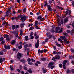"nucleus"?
<instances>
[{
  "label": "nucleus",
  "instance_id": "603ef678",
  "mask_svg": "<svg viewBox=\"0 0 74 74\" xmlns=\"http://www.w3.org/2000/svg\"><path fill=\"white\" fill-rule=\"evenodd\" d=\"M30 29L31 30H32L34 29V27H31Z\"/></svg>",
  "mask_w": 74,
  "mask_h": 74
},
{
  "label": "nucleus",
  "instance_id": "f03ea898",
  "mask_svg": "<svg viewBox=\"0 0 74 74\" xmlns=\"http://www.w3.org/2000/svg\"><path fill=\"white\" fill-rule=\"evenodd\" d=\"M37 19H39L40 20V22H42V21H43L45 19V18H42L41 16H39L37 17Z\"/></svg>",
  "mask_w": 74,
  "mask_h": 74
},
{
  "label": "nucleus",
  "instance_id": "aec40b11",
  "mask_svg": "<svg viewBox=\"0 0 74 74\" xmlns=\"http://www.w3.org/2000/svg\"><path fill=\"white\" fill-rule=\"evenodd\" d=\"M38 21H35V26H37L38 25Z\"/></svg>",
  "mask_w": 74,
  "mask_h": 74
},
{
  "label": "nucleus",
  "instance_id": "f3484780",
  "mask_svg": "<svg viewBox=\"0 0 74 74\" xmlns=\"http://www.w3.org/2000/svg\"><path fill=\"white\" fill-rule=\"evenodd\" d=\"M46 58H40L41 60H42V61H43V62H44L46 60Z\"/></svg>",
  "mask_w": 74,
  "mask_h": 74
},
{
  "label": "nucleus",
  "instance_id": "e433bc0d",
  "mask_svg": "<svg viewBox=\"0 0 74 74\" xmlns=\"http://www.w3.org/2000/svg\"><path fill=\"white\" fill-rule=\"evenodd\" d=\"M22 15H20V16H18V19H20V18H22Z\"/></svg>",
  "mask_w": 74,
  "mask_h": 74
},
{
  "label": "nucleus",
  "instance_id": "8fccbe9b",
  "mask_svg": "<svg viewBox=\"0 0 74 74\" xmlns=\"http://www.w3.org/2000/svg\"><path fill=\"white\" fill-rule=\"evenodd\" d=\"M6 23V22L4 21L3 22V23L2 24V25L3 26H4V25H5Z\"/></svg>",
  "mask_w": 74,
  "mask_h": 74
},
{
  "label": "nucleus",
  "instance_id": "f8f14e48",
  "mask_svg": "<svg viewBox=\"0 0 74 74\" xmlns=\"http://www.w3.org/2000/svg\"><path fill=\"white\" fill-rule=\"evenodd\" d=\"M67 60H65L63 61V63H62L63 65H66V63H67Z\"/></svg>",
  "mask_w": 74,
  "mask_h": 74
},
{
  "label": "nucleus",
  "instance_id": "bb28decb",
  "mask_svg": "<svg viewBox=\"0 0 74 74\" xmlns=\"http://www.w3.org/2000/svg\"><path fill=\"white\" fill-rule=\"evenodd\" d=\"M54 32H55V31H54V29H53V28H52L51 31V33H54Z\"/></svg>",
  "mask_w": 74,
  "mask_h": 74
},
{
  "label": "nucleus",
  "instance_id": "2f4dec72",
  "mask_svg": "<svg viewBox=\"0 0 74 74\" xmlns=\"http://www.w3.org/2000/svg\"><path fill=\"white\" fill-rule=\"evenodd\" d=\"M28 47V45L27 44H25L24 47V48H27V47Z\"/></svg>",
  "mask_w": 74,
  "mask_h": 74
},
{
  "label": "nucleus",
  "instance_id": "b1692460",
  "mask_svg": "<svg viewBox=\"0 0 74 74\" xmlns=\"http://www.w3.org/2000/svg\"><path fill=\"white\" fill-rule=\"evenodd\" d=\"M64 42L66 43V44H69L70 43V42L69 41H67V39H65Z\"/></svg>",
  "mask_w": 74,
  "mask_h": 74
},
{
  "label": "nucleus",
  "instance_id": "c9c22d12",
  "mask_svg": "<svg viewBox=\"0 0 74 74\" xmlns=\"http://www.w3.org/2000/svg\"><path fill=\"white\" fill-rule=\"evenodd\" d=\"M28 64H29L30 65H33V62H28Z\"/></svg>",
  "mask_w": 74,
  "mask_h": 74
},
{
  "label": "nucleus",
  "instance_id": "20e7f679",
  "mask_svg": "<svg viewBox=\"0 0 74 74\" xmlns=\"http://www.w3.org/2000/svg\"><path fill=\"white\" fill-rule=\"evenodd\" d=\"M26 19H27V18L25 15L22 16L21 18V20L22 22H25V20H26Z\"/></svg>",
  "mask_w": 74,
  "mask_h": 74
},
{
  "label": "nucleus",
  "instance_id": "052dcab7",
  "mask_svg": "<svg viewBox=\"0 0 74 74\" xmlns=\"http://www.w3.org/2000/svg\"><path fill=\"white\" fill-rule=\"evenodd\" d=\"M36 63H38V64H40V62L39 61H36Z\"/></svg>",
  "mask_w": 74,
  "mask_h": 74
},
{
  "label": "nucleus",
  "instance_id": "0e129e2a",
  "mask_svg": "<svg viewBox=\"0 0 74 74\" xmlns=\"http://www.w3.org/2000/svg\"><path fill=\"white\" fill-rule=\"evenodd\" d=\"M36 28L37 29H40V27L37 25L36 26Z\"/></svg>",
  "mask_w": 74,
  "mask_h": 74
},
{
  "label": "nucleus",
  "instance_id": "9b49d317",
  "mask_svg": "<svg viewBox=\"0 0 74 74\" xmlns=\"http://www.w3.org/2000/svg\"><path fill=\"white\" fill-rule=\"evenodd\" d=\"M60 38H61V39L62 40H64V41L66 39V37L64 36H60Z\"/></svg>",
  "mask_w": 74,
  "mask_h": 74
},
{
  "label": "nucleus",
  "instance_id": "cd10ccee",
  "mask_svg": "<svg viewBox=\"0 0 74 74\" xmlns=\"http://www.w3.org/2000/svg\"><path fill=\"white\" fill-rule=\"evenodd\" d=\"M25 25V24L24 23H21L20 24V26H21V27H23V26H24V25Z\"/></svg>",
  "mask_w": 74,
  "mask_h": 74
},
{
  "label": "nucleus",
  "instance_id": "423d86ee",
  "mask_svg": "<svg viewBox=\"0 0 74 74\" xmlns=\"http://www.w3.org/2000/svg\"><path fill=\"white\" fill-rule=\"evenodd\" d=\"M21 54L20 53H18L17 54V58L18 60H20V58H21Z\"/></svg>",
  "mask_w": 74,
  "mask_h": 74
},
{
  "label": "nucleus",
  "instance_id": "e2e57ef3",
  "mask_svg": "<svg viewBox=\"0 0 74 74\" xmlns=\"http://www.w3.org/2000/svg\"><path fill=\"white\" fill-rule=\"evenodd\" d=\"M73 56H69V59H73Z\"/></svg>",
  "mask_w": 74,
  "mask_h": 74
},
{
  "label": "nucleus",
  "instance_id": "412c9836",
  "mask_svg": "<svg viewBox=\"0 0 74 74\" xmlns=\"http://www.w3.org/2000/svg\"><path fill=\"white\" fill-rule=\"evenodd\" d=\"M27 71L28 72H29V73H33L32 71V69H29Z\"/></svg>",
  "mask_w": 74,
  "mask_h": 74
},
{
  "label": "nucleus",
  "instance_id": "f704fd0d",
  "mask_svg": "<svg viewBox=\"0 0 74 74\" xmlns=\"http://www.w3.org/2000/svg\"><path fill=\"white\" fill-rule=\"evenodd\" d=\"M5 40H3L1 42V44H4V43H5Z\"/></svg>",
  "mask_w": 74,
  "mask_h": 74
},
{
  "label": "nucleus",
  "instance_id": "dca6fc26",
  "mask_svg": "<svg viewBox=\"0 0 74 74\" xmlns=\"http://www.w3.org/2000/svg\"><path fill=\"white\" fill-rule=\"evenodd\" d=\"M63 32V28H61L60 30L58 32V33H61Z\"/></svg>",
  "mask_w": 74,
  "mask_h": 74
},
{
  "label": "nucleus",
  "instance_id": "c03bdc74",
  "mask_svg": "<svg viewBox=\"0 0 74 74\" xmlns=\"http://www.w3.org/2000/svg\"><path fill=\"white\" fill-rule=\"evenodd\" d=\"M10 40L11 39L10 38H9V37H8L6 38V40H7V41H10Z\"/></svg>",
  "mask_w": 74,
  "mask_h": 74
},
{
  "label": "nucleus",
  "instance_id": "4c0bfd02",
  "mask_svg": "<svg viewBox=\"0 0 74 74\" xmlns=\"http://www.w3.org/2000/svg\"><path fill=\"white\" fill-rule=\"evenodd\" d=\"M7 48L8 49H10V45H7Z\"/></svg>",
  "mask_w": 74,
  "mask_h": 74
},
{
  "label": "nucleus",
  "instance_id": "ea45409f",
  "mask_svg": "<svg viewBox=\"0 0 74 74\" xmlns=\"http://www.w3.org/2000/svg\"><path fill=\"white\" fill-rule=\"evenodd\" d=\"M31 59H30V58H28L27 60V62H31Z\"/></svg>",
  "mask_w": 74,
  "mask_h": 74
},
{
  "label": "nucleus",
  "instance_id": "13d9d810",
  "mask_svg": "<svg viewBox=\"0 0 74 74\" xmlns=\"http://www.w3.org/2000/svg\"><path fill=\"white\" fill-rule=\"evenodd\" d=\"M16 70H17V71H18V73H21V71H20V70H19V69H16Z\"/></svg>",
  "mask_w": 74,
  "mask_h": 74
},
{
  "label": "nucleus",
  "instance_id": "49530a36",
  "mask_svg": "<svg viewBox=\"0 0 74 74\" xmlns=\"http://www.w3.org/2000/svg\"><path fill=\"white\" fill-rule=\"evenodd\" d=\"M53 54H57V52L56 51H53Z\"/></svg>",
  "mask_w": 74,
  "mask_h": 74
},
{
  "label": "nucleus",
  "instance_id": "2eb2a0df",
  "mask_svg": "<svg viewBox=\"0 0 74 74\" xmlns=\"http://www.w3.org/2000/svg\"><path fill=\"white\" fill-rule=\"evenodd\" d=\"M25 40V41H28L29 40V37L27 36H25L24 38Z\"/></svg>",
  "mask_w": 74,
  "mask_h": 74
},
{
  "label": "nucleus",
  "instance_id": "6e6d98bb",
  "mask_svg": "<svg viewBox=\"0 0 74 74\" xmlns=\"http://www.w3.org/2000/svg\"><path fill=\"white\" fill-rule=\"evenodd\" d=\"M58 25L59 26H61V23H60L59 22H58Z\"/></svg>",
  "mask_w": 74,
  "mask_h": 74
},
{
  "label": "nucleus",
  "instance_id": "3c124183",
  "mask_svg": "<svg viewBox=\"0 0 74 74\" xmlns=\"http://www.w3.org/2000/svg\"><path fill=\"white\" fill-rule=\"evenodd\" d=\"M33 32H31L30 33V36H33Z\"/></svg>",
  "mask_w": 74,
  "mask_h": 74
},
{
  "label": "nucleus",
  "instance_id": "4468645a",
  "mask_svg": "<svg viewBox=\"0 0 74 74\" xmlns=\"http://www.w3.org/2000/svg\"><path fill=\"white\" fill-rule=\"evenodd\" d=\"M20 61L21 62H22V63H25V62H26V60H25V59H22L20 60Z\"/></svg>",
  "mask_w": 74,
  "mask_h": 74
},
{
  "label": "nucleus",
  "instance_id": "7c9ffc66",
  "mask_svg": "<svg viewBox=\"0 0 74 74\" xmlns=\"http://www.w3.org/2000/svg\"><path fill=\"white\" fill-rule=\"evenodd\" d=\"M58 41H60V42H63V40H62L60 38H59L58 39Z\"/></svg>",
  "mask_w": 74,
  "mask_h": 74
},
{
  "label": "nucleus",
  "instance_id": "9d476101",
  "mask_svg": "<svg viewBox=\"0 0 74 74\" xmlns=\"http://www.w3.org/2000/svg\"><path fill=\"white\" fill-rule=\"evenodd\" d=\"M5 60V58H2L1 57L0 58V63H2L3 62V61Z\"/></svg>",
  "mask_w": 74,
  "mask_h": 74
},
{
  "label": "nucleus",
  "instance_id": "473e14b6",
  "mask_svg": "<svg viewBox=\"0 0 74 74\" xmlns=\"http://www.w3.org/2000/svg\"><path fill=\"white\" fill-rule=\"evenodd\" d=\"M53 49H54L55 51H56L57 49L56 48V46H53Z\"/></svg>",
  "mask_w": 74,
  "mask_h": 74
},
{
  "label": "nucleus",
  "instance_id": "774afa93",
  "mask_svg": "<svg viewBox=\"0 0 74 74\" xmlns=\"http://www.w3.org/2000/svg\"><path fill=\"white\" fill-rule=\"evenodd\" d=\"M71 72L72 73H74V69L72 70Z\"/></svg>",
  "mask_w": 74,
  "mask_h": 74
},
{
  "label": "nucleus",
  "instance_id": "6ab92c4d",
  "mask_svg": "<svg viewBox=\"0 0 74 74\" xmlns=\"http://www.w3.org/2000/svg\"><path fill=\"white\" fill-rule=\"evenodd\" d=\"M15 42V40H14L11 42L10 43L12 45H14Z\"/></svg>",
  "mask_w": 74,
  "mask_h": 74
},
{
  "label": "nucleus",
  "instance_id": "680f3d73",
  "mask_svg": "<svg viewBox=\"0 0 74 74\" xmlns=\"http://www.w3.org/2000/svg\"><path fill=\"white\" fill-rule=\"evenodd\" d=\"M48 40H49V38H47L45 40V42H48Z\"/></svg>",
  "mask_w": 74,
  "mask_h": 74
},
{
  "label": "nucleus",
  "instance_id": "09e8293b",
  "mask_svg": "<svg viewBox=\"0 0 74 74\" xmlns=\"http://www.w3.org/2000/svg\"><path fill=\"white\" fill-rule=\"evenodd\" d=\"M71 51L72 53H74V49H71Z\"/></svg>",
  "mask_w": 74,
  "mask_h": 74
},
{
  "label": "nucleus",
  "instance_id": "7ed1b4c3",
  "mask_svg": "<svg viewBox=\"0 0 74 74\" xmlns=\"http://www.w3.org/2000/svg\"><path fill=\"white\" fill-rule=\"evenodd\" d=\"M12 34L15 35V37L16 38H18V32L16 31H13L11 32Z\"/></svg>",
  "mask_w": 74,
  "mask_h": 74
},
{
  "label": "nucleus",
  "instance_id": "c85d7f7f",
  "mask_svg": "<svg viewBox=\"0 0 74 74\" xmlns=\"http://www.w3.org/2000/svg\"><path fill=\"white\" fill-rule=\"evenodd\" d=\"M56 45L58 46V47H61V44L58 43H56Z\"/></svg>",
  "mask_w": 74,
  "mask_h": 74
},
{
  "label": "nucleus",
  "instance_id": "0eeeda50",
  "mask_svg": "<svg viewBox=\"0 0 74 74\" xmlns=\"http://www.w3.org/2000/svg\"><path fill=\"white\" fill-rule=\"evenodd\" d=\"M47 36L48 37L49 39H51V38H52V37H53V36H52V35L51 34L49 35V34H47Z\"/></svg>",
  "mask_w": 74,
  "mask_h": 74
},
{
  "label": "nucleus",
  "instance_id": "338daca9",
  "mask_svg": "<svg viewBox=\"0 0 74 74\" xmlns=\"http://www.w3.org/2000/svg\"><path fill=\"white\" fill-rule=\"evenodd\" d=\"M72 4L73 5V7H74V1H73L72 2Z\"/></svg>",
  "mask_w": 74,
  "mask_h": 74
},
{
  "label": "nucleus",
  "instance_id": "bf43d9fd",
  "mask_svg": "<svg viewBox=\"0 0 74 74\" xmlns=\"http://www.w3.org/2000/svg\"><path fill=\"white\" fill-rule=\"evenodd\" d=\"M15 27L16 28H19V25H16L15 26Z\"/></svg>",
  "mask_w": 74,
  "mask_h": 74
},
{
  "label": "nucleus",
  "instance_id": "37998d69",
  "mask_svg": "<svg viewBox=\"0 0 74 74\" xmlns=\"http://www.w3.org/2000/svg\"><path fill=\"white\" fill-rule=\"evenodd\" d=\"M63 23H64V21H63V20H62L60 22L61 24H63Z\"/></svg>",
  "mask_w": 74,
  "mask_h": 74
},
{
  "label": "nucleus",
  "instance_id": "79ce46f5",
  "mask_svg": "<svg viewBox=\"0 0 74 74\" xmlns=\"http://www.w3.org/2000/svg\"><path fill=\"white\" fill-rule=\"evenodd\" d=\"M59 66L60 67V68H62V67H63V65H62V64H59Z\"/></svg>",
  "mask_w": 74,
  "mask_h": 74
},
{
  "label": "nucleus",
  "instance_id": "1a4fd4ad",
  "mask_svg": "<svg viewBox=\"0 0 74 74\" xmlns=\"http://www.w3.org/2000/svg\"><path fill=\"white\" fill-rule=\"evenodd\" d=\"M53 64H54V63H53V62H51L48 64V67H51L50 66H53Z\"/></svg>",
  "mask_w": 74,
  "mask_h": 74
},
{
  "label": "nucleus",
  "instance_id": "39448f33",
  "mask_svg": "<svg viewBox=\"0 0 74 74\" xmlns=\"http://www.w3.org/2000/svg\"><path fill=\"white\" fill-rule=\"evenodd\" d=\"M40 44V42H39V40H37V42L35 44V47L36 48H38V47H39V45Z\"/></svg>",
  "mask_w": 74,
  "mask_h": 74
},
{
  "label": "nucleus",
  "instance_id": "a878e982",
  "mask_svg": "<svg viewBox=\"0 0 74 74\" xmlns=\"http://www.w3.org/2000/svg\"><path fill=\"white\" fill-rule=\"evenodd\" d=\"M11 12V9H8L7 10V11L6 12V14H8V12Z\"/></svg>",
  "mask_w": 74,
  "mask_h": 74
},
{
  "label": "nucleus",
  "instance_id": "393cba45",
  "mask_svg": "<svg viewBox=\"0 0 74 74\" xmlns=\"http://www.w3.org/2000/svg\"><path fill=\"white\" fill-rule=\"evenodd\" d=\"M20 34L21 36L23 35V31H22V29L21 30H20Z\"/></svg>",
  "mask_w": 74,
  "mask_h": 74
},
{
  "label": "nucleus",
  "instance_id": "f257e3e1",
  "mask_svg": "<svg viewBox=\"0 0 74 74\" xmlns=\"http://www.w3.org/2000/svg\"><path fill=\"white\" fill-rule=\"evenodd\" d=\"M44 3V6H45V7H47V6L48 9L49 11H52L53 9H52V8H51V6L49 5H48V3H47V1H45Z\"/></svg>",
  "mask_w": 74,
  "mask_h": 74
},
{
  "label": "nucleus",
  "instance_id": "de8ad7c7",
  "mask_svg": "<svg viewBox=\"0 0 74 74\" xmlns=\"http://www.w3.org/2000/svg\"><path fill=\"white\" fill-rule=\"evenodd\" d=\"M52 3V1H51L49 0V4H51Z\"/></svg>",
  "mask_w": 74,
  "mask_h": 74
},
{
  "label": "nucleus",
  "instance_id": "a18cd8bd",
  "mask_svg": "<svg viewBox=\"0 0 74 74\" xmlns=\"http://www.w3.org/2000/svg\"><path fill=\"white\" fill-rule=\"evenodd\" d=\"M4 53L2 51H0V55H3Z\"/></svg>",
  "mask_w": 74,
  "mask_h": 74
},
{
  "label": "nucleus",
  "instance_id": "6e6552de",
  "mask_svg": "<svg viewBox=\"0 0 74 74\" xmlns=\"http://www.w3.org/2000/svg\"><path fill=\"white\" fill-rule=\"evenodd\" d=\"M38 54L40 53H42L44 52V50H40V49H39L38 51Z\"/></svg>",
  "mask_w": 74,
  "mask_h": 74
},
{
  "label": "nucleus",
  "instance_id": "58836bf2",
  "mask_svg": "<svg viewBox=\"0 0 74 74\" xmlns=\"http://www.w3.org/2000/svg\"><path fill=\"white\" fill-rule=\"evenodd\" d=\"M47 70L45 69L43 71V73H47Z\"/></svg>",
  "mask_w": 74,
  "mask_h": 74
},
{
  "label": "nucleus",
  "instance_id": "5fc2aeb1",
  "mask_svg": "<svg viewBox=\"0 0 74 74\" xmlns=\"http://www.w3.org/2000/svg\"><path fill=\"white\" fill-rule=\"evenodd\" d=\"M63 65V68L64 69H66V65Z\"/></svg>",
  "mask_w": 74,
  "mask_h": 74
},
{
  "label": "nucleus",
  "instance_id": "4d7b16f0",
  "mask_svg": "<svg viewBox=\"0 0 74 74\" xmlns=\"http://www.w3.org/2000/svg\"><path fill=\"white\" fill-rule=\"evenodd\" d=\"M18 48L19 49H21L22 48V46L20 45L18 46Z\"/></svg>",
  "mask_w": 74,
  "mask_h": 74
},
{
  "label": "nucleus",
  "instance_id": "a211bd4d",
  "mask_svg": "<svg viewBox=\"0 0 74 74\" xmlns=\"http://www.w3.org/2000/svg\"><path fill=\"white\" fill-rule=\"evenodd\" d=\"M55 57L56 59H60V56L59 55L56 56Z\"/></svg>",
  "mask_w": 74,
  "mask_h": 74
},
{
  "label": "nucleus",
  "instance_id": "a19ab883",
  "mask_svg": "<svg viewBox=\"0 0 74 74\" xmlns=\"http://www.w3.org/2000/svg\"><path fill=\"white\" fill-rule=\"evenodd\" d=\"M56 29L57 30H59L60 29V27L58 26L56 27Z\"/></svg>",
  "mask_w": 74,
  "mask_h": 74
},
{
  "label": "nucleus",
  "instance_id": "69168bd1",
  "mask_svg": "<svg viewBox=\"0 0 74 74\" xmlns=\"http://www.w3.org/2000/svg\"><path fill=\"white\" fill-rule=\"evenodd\" d=\"M24 69H25V70H27V68L26 66H24Z\"/></svg>",
  "mask_w": 74,
  "mask_h": 74
},
{
  "label": "nucleus",
  "instance_id": "c756f323",
  "mask_svg": "<svg viewBox=\"0 0 74 74\" xmlns=\"http://www.w3.org/2000/svg\"><path fill=\"white\" fill-rule=\"evenodd\" d=\"M4 40V38L3 37H2L0 38V41H2Z\"/></svg>",
  "mask_w": 74,
  "mask_h": 74
},
{
  "label": "nucleus",
  "instance_id": "864d4df0",
  "mask_svg": "<svg viewBox=\"0 0 74 74\" xmlns=\"http://www.w3.org/2000/svg\"><path fill=\"white\" fill-rule=\"evenodd\" d=\"M22 65H20L19 66V68L20 69V70H22Z\"/></svg>",
  "mask_w": 74,
  "mask_h": 74
},
{
  "label": "nucleus",
  "instance_id": "ddd939ff",
  "mask_svg": "<svg viewBox=\"0 0 74 74\" xmlns=\"http://www.w3.org/2000/svg\"><path fill=\"white\" fill-rule=\"evenodd\" d=\"M69 19V17L67 16L65 18V19L64 20V23H66L67 22V21H68V19Z\"/></svg>",
  "mask_w": 74,
  "mask_h": 74
},
{
  "label": "nucleus",
  "instance_id": "4be33fe9",
  "mask_svg": "<svg viewBox=\"0 0 74 74\" xmlns=\"http://www.w3.org/2000/svg\"><path fill=\"white\" fill-rule=\"evenodd\" d=\"M3 37L4 38H8L9 37V35L8 34H5L3 35Z\"/></svg>",
  "mask_w": 74,
  "mask_h": 74
},
{
  "label": "nucleus",
  "instance_id": "5701e85b",
  "mask_svg": "<svg viewBox=\"0 0 74 74\" xmlns=\"http://www.w3.org/2000/svg\"><path fill=\"white\" fill-rule=\"evenodd\" d=\"M12 29L13 30H15V25H13L12 26Z\"/></svg>",
  "mask_w": 74,
  "mask_h": 74
},
{
  "label": "nucleus",
  "instance_id": "72a5a7b5",
  "mask_svg": "<svg viewBox=\"0 0 74 74\" xmlns=\"http://www.w3.org/2000/svg\"><path fill=\"white\" fill-rule=\"evenodd\" d=\"M66 72L67 73H70L71 72V71L70 69H68L66 71Z\"/></svg>",
  "mask_w": 74,
  "mask_h": 74
}]
</instances>
